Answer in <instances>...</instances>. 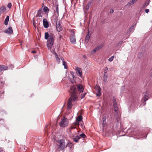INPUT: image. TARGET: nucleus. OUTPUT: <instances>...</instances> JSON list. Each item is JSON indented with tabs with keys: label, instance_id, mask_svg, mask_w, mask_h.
Segmentation results:
<instances>
[{
	"label": "nucleus",
	"instance_id": "f257e3e1",
	"mask_svg": "<svg viewBox=\"0 0 152 152\" xmlns=\"http://www.w3.org/2000/svg\"><path fill=\"white\" fill-rule=\"evenodd\" d=\"M54 35L51 33L50 34L48 32H46L45 33V38L46 39H48L47 42V46L51 52L55 55L56 58L58 57L57 54L53 50V45L54 42Z\"/></svg>",
	"mask_w": 152,
	"mask_h": 152
},
{
	"label": "nucleus",
	"instance_id": "f03ea898",
	"mask_svg": "<svg viewBox=\"0 0 152 152\" xmlns=\"http://www.w3.org/2000/svg\"><path fill=\"white\" fill-rule=\"evenodd\" d=\"M70 90L71 91V97L68 99L67 103L68 110L71 109L72 102H76L78 100V96H77L76 87L75 86H72L70 87Z\"/></svg>",
	"mask_w": 152,
	"mask_h": 152
},
{
	"label": "nucleus",
	"instance_id": "7ed1b4c3",
	"mask_svg": "<svg viewBox=\"0 0 152 152\" xmlns=\"http://www.w3.org/2000/svg\"><path fill=\"white\" fill-rule=\"evenodd\" d=\"M59 124L61 127H65L68 126V121L67 119L65 117L61 119V121L59 122Z\"/></svg>",
	"mask_w": 152,
	"mask_h": 152
},
{
	"label": "nucleus",
	"instance_id": "20e7f679",
	"mask_svg": "<svg viewBox=\"0 0 152 152\" xmlns=\"http://www.w3.org/2000/svg\"><path fill=\"white\" fill-rule=\"evenodd\" d=\"M57 142L59 144L58 150L61 151L64 149L65 146L64 140L63 139H61L57 140Z\"/></svg>",
	"mask_w": 152,
	"mask_h": 152
},
{
	"label": "nucleus",
	"instance_id": "39448f33",
	"mask_svg": "<svg viewBox=\"0 0 152 152\" xmlns=\"http://www.w3.org/2000/svg\"><path fill=\"white\" fill-rule=\"evenodd\" d=\"M75 86L76 88V91L77 94V96H78L77 92V89L78 91L80 93H82L84 91V88L83 85L81 84H79L76 86L77 87L75 86Z\"/></svg>",
	"mask_w": 152,
	"mask_h": 152
},
{
	"label": "nucleus",
	"instance_id": "423d86ee",
	"mask_svg": "<svg viewBox=\"0 0 152 152\" xmlns=\"http://www.w3.org/2000/svg\"><path fill=\"white\" fill-rule=\"evenodd\" d=\"M70 41L73 44H75L76 42V40L75 39V33L74 31H72V34L70 36Z\"/></svg>",
	"mask_w": 152,
	"mask_h": 152
},
{
	"label": "nucleus",
	"instance_id": "0eeeda50",
	"mask_svg": "<svg viewBox=\"0 0 152 152\" xmlns=\"http://www.w3.org/2000/svg\"><path fill=\"white\" fill-rule=\"evenodd\" d=\"M95 89L97 92L96 95L97 96H99L101 95V89L98 85H96L95 87Z\"/></svg>",
	"mask_w": 152,
	"mask_h": 152
},
{
	"label": "nucleus",
	"instance_id": "6e6552de",
	"mask_svg": "<svg viewBox=\"0 0 152 152\" xmlns=\"http://www.w3.org/2000/svg\"><path fill=\"white\" fill-rule=\"evenodd\" d=\"M4 32L8 34H12L13 32L12 27H9L7 29L4 31Z\"/></svg>",
	"mask_w": 152,
	"mask_h": 152
},
{
	"label": "nucleus",
	"instance_id": "1a4fd4ad",
	"mask_svg": "<svg viewBox=\"0 0 152 152\" xmlns=\"http://www.w3.org/2000/svg\"><path fill=\"white\" fill-rule=\"evenodd\" d=\"M43 14L42 9V8H40L38 10L36 17H42L43 15Z\"/></svg>",
	"mask_w": 152,
	"mask_h": 152
},
{
	"label": "nucleus",
	"instance_id": "9d476101",
	"mask_svg": "<svg viewBox=\"0 0 152 152\" xmlns=\"http://www.w3.org/2000/svg\"><path fill=\"white\" fill-rule=\"evenodd\" d=\"M113 105L114 107V110L116 112H117L118 110V108L117 106L116 102L115 99L113 97Z\"/></svg>",
	"mask_w": 152,
	"mask_h": 152
},
{
	"label": "nucleus",
	"instance_id": "9b49d317",
	"mask_svg": "<svg viewBox=\"0 0 152 152\" xmlns=\"http://www.w3.org/2000/svg\"><path fill=\"white\" fill-rule=\"evenodd\" d=\"M149 93V92L148 91H146L144 95V97L143 99H144V105L146 104L145 102L148 99Z\"/></svg>",
	"mask_w": 152,
	"mask_h": 152
},
{
	"label": "nucleus",
	"instance_id": "f8f14e48",
	"mask_svg": "<svg viewBox=\"0 0 152 152\" xmlns=\"http://www.w3.org/2000/svg\"><path fill=\"white\" fill-rule=\"evenodd\" d=\"M56 27L58 32H60L62 30V28L61 26L60 22H58V23L56 24Z\"/></svg>",
	"mask_w": 152,
	"mask_h": 152
},
{
	"label": "nucleus",
	"instance_id": "ddd939ff",
	"mask_svg": "<svg viewBox=\"0 0 152 152\" xmlns=\"http://www.w3.org/2000/svg\"><path fill=\"white\" fill-rule=\"evenodd\" d=\"M82 119V117L81 115L78 116L76 118V122L74 123L75 125H77L79 124V122L81 121Z\"/></svg>",
	"mask_w": 152,
	"mask_h": 152
},
{
	"label": "nucleus",
	"instance_id": "4468645a",
	"mask_svg": "<svg viewBox=\"0 0 152 152\" xmlns=\"http://www.w3.org/2000/svg\"><path fill=\"white\" fill-rule=\"evenodd\" d=\"M43 26L45 28H48L49 26L48 22L46 19H44L43 20Z\"/></svg>",
	"mask_w": 152,
	"mask_h": 152
},
{
	"label": "nucleus",
	"instance_id": "2eb2a0df",
	"mask_svg": "<svg viewBox=\"0 0 152 152\" xmlns=\"http://www.w3.org/2000/svg\"><path fill=\"white\" fill-rule=\"evenodd\" d=\"M76 71L77 73L78 74L79 76H81L82 75V71L81 69L80 68L76 67Z\"/></svg>",
	"mask_w": 152,
	"mask_h": 152
},
{
	"label": "nucleus",
	"instance_id": "dca6fc26",
	"mask_svg": "<svg viewBox=\"0 0 152 152\" xmlns=\"http://www.w3.org/2000/svg\"><path fill=\"white\" fill-rule=\"evenodd\" d=\"M8 66L4 65H0V72L4 70H6L8 69Z\"/></svg>",
	"mask_w": 152,
	"mask_h": 152
},
{
	"label": "nucleus",
	"instance_id": "f3484780",
	"mask_svg": "<svg viewBox=\"0 0 152 152\" xmlns=\"http://www.w3.org/2000/svg\"><path fill=\"white\" fill-rule=\"evenodd\" d=\"M52 20L53 22H54V23H56V24L58 23V22H59L58 21V17L56 16H54L53 17Z\"/></svg>",
	"mask_w": 152,
	"mask_h": 152
},
{
	"label": "nucleus",
	"instance_id": "a211bd4d",
	"mask_svg": "<svg viewBox=\"0 0 152 152\" xmlns=\"http://www.w3.org/2000/svg\"><path fill=\"white\" fill-rule=\"evenodd\" d=\"M106 117H104L103 118H102V126L103 127H104L105 125L106 124Z\"/></svg>",
	"mask_w": 152,
	"mask_h": 152
},
{
	"label": "nucleus",
	"instance_id": "6ab92c4d",
	"mask_svg": "<svg viewBox=\"0 0 152 152\" xmlns=\"http://www.w3.org/2000/svg\"><path fill=\"white\" fill-rule=\"evenodd\" d=\"M107 77L108 76L107 74V72L105 71L104 72L103 77V80L104 82H106L107 81Z\"/></svg>",
	"mask_w": 152,
	"mask_h": 152
},
{
	"label": "nucleus",
	"instance_id": "aec40b11",
	"mask_svg": "<svg viewBox=\"0 0 152 152\" xmlns=\"http://www.w3.org/2000/svg\"><path fill=\"white\" fill-rule=\"evenodd\" d=\"M91 36V34H89V33H88V34H87L85 37V41L86 42H88L89 41V39L90 38Z\"/></svg>",
	"mask_w": 152,
	"mask_h": 152
},
{
	"label": "nucleus",
	"instance_id": "412c9836",
	"mask_svg": "<svg viewBox=\"0 0 152 152\" xmlns=\"http://www.w3.org/2000/svg\"><path fill=\"white\" fill-rule=\"evenodd\" d=\"M92 3V2L91 1H90L88 2L87 4L85 7V8L86 10H88L91 6V4Z\"/></svg>",
	"mask_w": 152,
	"mask_h": 152
},
{
	"label": "nucleus",
	"instance_id": "4be33fe9",
	"mask_svg": "<svg viewBox=\"0 0 152 152\" xmlns=\"http://www.w3.org/2000/svg\"><path fill=\"white\" fill-rule=\"evenodd\" d=\"M9 16H7L5 19L4 21V24L5 25H7L8 23V22L9 21Z\"/></svg>",
	"mask_w": 152,
	"mask_h": 152
},
{
	"label": "nucleus",
	"instance_id": "5701e85b",
	"mask_svg": "<svg viewBox=\"0 0 152 152\" xmlns=\"http://www.w3.org/2000/svg\"><path fill=\"white\" fill-rule=\"evenodd\" d=\"M43 11L45 13V14L48 13L49 11V9L47 7H44L43 9Z\"/></svg>",
	"mask_w": 152,
	"mask_h": 152
},
{
	"label": "nucleus",
	"instance_id": "b1692460",
	"mask_svg": "<svg viewBox=\"0 0 152 152\" xmlns=\"http://www.w3.org/2000/svg\"><path fill=\"white\" fill-rule=\"evenodd\" d=\"M80 139V137L78 135L74 137L73 139V140L74 141L77 142L78 140L79 139Z\"/></svg>",
	"mask_w": 152,
	"mask_h": 152
},
{
	"label": "nucleus",
	"instance_id": "393cba45",
	"mask_svg": "<svg viewBox=\"0 0 152 152\" xmlns=\"http://www.w3.org/2000/svg\"><path fill=\"white\" fill-rule=\"evenodd\" d=\"M137 0H132L129 2L128 3V5H131L135 3Z\"/></svg>",
	"mask_w": 152,
	"mask_h": 152
},
{
	"label": "nucleus",
	"instance_id": "a878e982",
	"mask_svg": "<svg viewBox=\"0 0 152 152\" xmlns=\"http://www.w3.org/2000/svg\"><path fill=\"white\" fill-rule=\"evenodd\" d=\"M104 46L103 44H101L100 45H98L96 48V49L98 51L99 50L101 49Z\"/></svg>",
	"mask_w": 152,
	"mask_h": 152
},
{
	"label": "nucleus",
	"instance_id": "bb28decb",
	"mask_svg": "<svg viewBox=\"0 0 152 152\" xmlns=\"http://www.w3.org/2000/svg\"><path fill=\"white\" fill-rule=\"evenodd\" d=\"M0 11L2 13L6 11V8L4 6H2L0 8Z\"/></svg>",
	"mask_w": 152,
	"mask_h": 152
},
{
	"label": "nucleus",
	"instance_id": "cd10ccee",
	"mask_svg": "<svg viewBox=\"0 0 152 152\" xmlns=\"http://www.w3.org/2000/svg\"><path fill=\"white\" fill-rule=\"evenodd\" d=\"M149 1H146L143 4V7H146L149 4Z\"/></svg>",
	"mask_w": 152,
	"mask_h": 152
},
{
	"label": "nucleus",
	"instance_id": "c85d7f7f",
	"mask_svg": "<svg viewBox=\"0 0 152 152\" xmlns=\"http://www.w3.org/2000/svg\"><path fill=\"white\" fill-rule=\"evenodd\" d=\"M115 117H116V115ZM121 119V118L119 116H117V117L116 118V119L118 123H119L120 122Z\"/></svg>",
	"mask_w": 152,
	"mask_h": 152
},
{
	"label": "nucleus",
	"instance_id": "c756f323",
	"mask_svg": "<svg viewBox=\"0 0 152 152\" xmlns=\"http://www.w3.org/2000/svg\"><path fill=\"white\" fill-rule=\"evenodd\" d=\"M63 65L64 66L65 69H66L67 68L66 63L64 61L62 62Z\"/></svg>",
	"mask_w": 152,
	"mask_h": 152
},
{
	"label": "nucleus",
	"instance_id": "7c9ffc66",
	"mask_svg": "<svg viewBox=\"0 0 152 152\" xmlns=\"http://www.w3.org/2000/svg\"><path fill=\"white\" fill-rule=\"evenodd\" d=\"M79 137H80V139L81 138V137H83V138H85V137H86V135L83 133H82L81 134H80L79 135H78Z\"/></svg>",
	"mask_w": 152,
	"mask_h": 152
},
{
	"label": "nucleus",
	"instance_id": "2f4dec72",
	"mask_svg": "<svg viewBox=\"0 0 152 152\" xmlns=\"http://www.w3.org/2000/svg\"><path fill=\"white\" fill-rule=\"evenodd\" d=\"M84 93L83 94L81 95V99L85 97L86 94V92H85V91H84Z\"/></svg>",
	"mask_w": 152,
	"mask_h": 152
},
{
	"label": "nucleus",
	"instance_id": "473e14b6",
	"mask_svg": "<svg viewBox=\"0 0 152 152\" xmlns=\"http://www.w3.org/2000/svg\"><path fill=\"white\" fill-rule=\"evenodd\" d=\"M56 10L57 12V13L58 15L59 10L58 4L56 5Z\"/></svg>",
	"mask_w": 152,
	"mask_h": 152
},
{
	"label": "nucleus",
	"instance_id": "72a5a7b5",
	"mask_svg": "<svg viewBox=\"0 0 152 152\" xmlns=\"http://www.w3.org/2000/svg\"><path fill=\"white\" fill-rule=\"evenodd\" d=\"M97 50L96 49V48H95L93 50L91 51V53L93 54L96 51H97Z\"/></svg>",
	"mask_w": 152,
	"mask_h": 152
},
{
	"label": "nucleus",
	"instance_id": "f704fd0d",
	"mask_svg": "<svg viewBox=\"0 0 152 152\" xmlns=\"http://www.w3.org/2000/svg\"><path fill=\"white\" fill-rule=\"evenodd\" d=\"M114 58V56H111V57L110 58L108 59V61L110 62L112 61H113Z\"/></svg>",
	"mask_w": 152,
	"mask_h": 152
},
{
	"label": "nucleus",
	"instance_id": "c9c22d12",
	"mask_svg": "<svg viewBox=\"0 0 152 152\" xmlns=\"http://www.w3.org/2000/svg\"><path fill=\"white\" fill-rule=\"evenodd\" d=\"M142 55L143 54L142 52H140V53H139L138 55V57L139 58H140L142 56Z\"/></svg>",
	"mask_w": 152,
	"mask_h": 152
},
{
	"label": "nucleus",
	"instance_id": "e433bc0d",
	"mask_svg": "<svg viewBox=\"0 0 152 152\" xmlns=\"http://www.w3.org/2000/svg\"><path fill=\"white\" fill-rule=\"evenodd\" d=\"M9 69H12L14 68V66L12 64H10L9 65Z\"/></svg>",
	"mask_w": 152,
	"mask_h": 152
},
{
	"label": "nucleus",
	"instance_id": "4c0bfd02",
	"mask_svg": "<svg viewBox=\"0 0 152 152\" xmlns=\"http://www.w3.org/2000/svg\"><path fill=\"white\" fill-rule=\"evenodd\" d=\"M7 7L8 8H10L12 7V4L11 3H9L7 4Z\"/></svg>",
	"mask_w": 152,
	"mask_h": 152
},
{
	"label": "nucleus",
	"instance_id": "58836bf2",
	"mask_svg": "<svg viewBox=\"0 0 152 152\" xmlns=\"http://www.w3.org/2000/svg\"><path fill=\"white\" fill-rule=\"evenodd\" d=\"M56 59L58 63H59L60 62V59L59 57L57 58H56Z\"/></svg>",
	"mask_w": 152,
	"mask_h": 152
},
{
	"label": "nucleus",
	"instance_id": "ea45409f",
	"mask_svg": "<svg viewBox=\"0 0 152 152\" xmlns=\"http://www.w3.org/2000/svg\"><path fill=\"white\" fill-rule=\"evenodd\" d=\"M145 12L148 13L149 12V9H146L145 10Z\"/></svg>",
	"mask_w": 152,
	"mask_h": 152
},
{
	"label": "nucleus",
	"instance_id": "a19ab883",
	"mask_svg": "<svg viewBox=\"0 0 152 152\" xmlns=\"http://www.w3.org/2000/svg\"><path fill=\"white\" fill-rule=\"evenodd\" d=\"M114 12V10L113 9H111L110 10V13H112L113 12Z\"/></svg>",
	"mask_w": 152,
	"mask_h": 152
},
{
	"label": "nucleus",
	"instance_id": "79ce46f5",
	"mask_svg": "<svg viewBox=\"0 0 152 152\" xmlns=\"http://www.w3.org/2000/svg\"><path fill=\"white\" fill-rule=\"evenodd\" d=\"M75 128H76V127H74V126H71L70 127V129H75Z\"/></svg>",
	"mask_w": 152,
	"mask_h": 152
},
{
	"label": "nucleus",
	"instance_id": "37998d69",
	"mask_svg": "<svg viewBox=\"0 0 152 152\" xmlns=\"http://www.w3.org/2000/svg\"><path fill=\"white\" fill-rule=\"evenodd\" d=\"M3 151V149L2 148H0V152H1Z\"/></svg>",
	"mask_w": 152,
	"mask_h": 152
},
{
	"label": "nucleus",
	"instance_id": "c03bdc74",
	"mask_svg": "<svg viewBox=\"0 0 152 152\" xmlns=\"http://www.w3.org/2000/svg\"><path fill=\"white\" fill-rule=\"evenodd\" d=\"M36 53V52L34 50H33L31 51V53Z\"/></svg>",
	"mask_w": 152,
	"mask_h": 152
},
{
	"label": "nucleus",
	"instance_id": "a18cd8bd",
	"mask_svg": "<svg viewBox=\"0 0 152 152\" xmlns=\"http://www.w3.org/2000/svg\"><path fill=\"white\" fill-rule=\"evenodd\" d=\"M61 59L62 61V62L64 61V58H61Z\"/></svg>",
	"mask_w": 152,
	"mask_h": 152
},
{
	"label": "nucleus",
	"instance_id": "49530a36",
	"mask_svg": "<svg viewBox=\"0 0 152 152\" xmlns=\"http://www.w3.org/2000/svg\"><path fill=\"white\" fill-rule=\"evenodd\" d=\"M62 37V36H61H61H60V37H59V39H61V38Z\"/></svg>",
	"mask_w": 152,
	"mask_h": 152
},
{
	"label": "nucleus",
	"instance_id": "de8ad7c7",
	"mask_svg": "<svg viewBox=\"0 0 152 152\" xmlns=\"http://www.w3.org/2000/svg\"><path fill=\"white\" fill-rule=\"evenodd\" d=\"M2 13V12H1L0 11V15H1V14Z\"/></svg>",
	"mask_w": 152,
	"mask_h": 152
},
{
	"label": "nucleus",
	"instance_id": "09e8293b",
	"mask_svg": "<svg viewBox=\"0 0 152 152\" xmlns=\"http://www.w3.org/2000/svg\"><path fill=\"white\" fill-rule=\"evenodd\" d=\"M72 144V143H71V142H70V143H68V144H69V145H70V144Z\"/></svg>",
	"mask_w": 152,
	"mask_h": 152
},
{
	"label": "nucleus",
	"instance_id": "8fccbe9b",
	"mask_svg": "<svg viewBox=\"0 0 152 152\" xmlns=\"http://www.w3.org/2000/svg\"><path fill=\"white\" fill-rule=\"evenodd\" d=\"M122 42V41H121V43Z\"/></svg>",
	"mask_w": 152,
	"mask_h": 152
}]
</instances>
